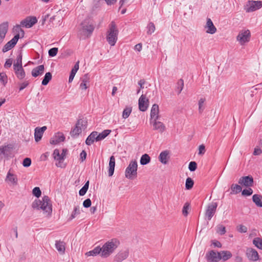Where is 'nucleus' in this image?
Listing matches in <instances>:
<instances>
[{"mask_svg": "<svg viewBox=\"0 0 262 262\" xmlns=\"http://www.w3.org/2000/svg\"><path fill=\"white\" fill-rule=\"evenodd\" d=\"M34 209H41L47 215H50L52 212V205L50 198L46 195L42 197V200H35L32 204Z\"/></svg>", "mask_w": 262, "mask_h": 262, "instance_id": "nucleus-1", "label": "nucleus"}, {"mask_svg": "<svg viewBox=\"0 0 262 262\" xmlns=\"http://www.w3.org/2000/svg\"><path fill=\"white\" fill-rule=\"evenodd\" d=\"M119 244V241L116 239H113L106 242L102 248H101V256L104 257H108L117 248Z\"/></svg>", "mask_w": 262, "mask_h": 262, "instance_id": "nucleus-2", "label": "nucleus"}, {"mask_svg": "<svg viewBox=\"0 0 262 262\" xmlns=\"http://www.w3.org/2000/svg\"><path fill=\"white\" fill-rule=\"evenodd\" d=\"M118 30L115 22H111L107 32L106 40L111 46H114L118 39Z\"/></svg>", "mask_w": 262, "mask_h": 262, "instance_id": "nucleus-3", "label": "nucleus"}, {"mask_svg": "<svg viewBox=\"0 0 262 262\" xmlns=\"http://www.w3.org/2000/svg\"><path fill=\"white\" fill-rule=\"evenodd\" d=\"M13 69L16 77L19 79L25 78L26 74L22 66V55L20 53L17 57L16 62L13 64Z\"/></svg>", "mask_w": 262, "mask_h": 262, "instance_id": "nucleus-4", "label": "nucleus"}, {"mask_svg": "<svg viewBox=\"0 0 262 262\" xmlns=\"http://www.w3.org/2000/svg\"><path fill=\"white\" fill-rule=\"evenodd\" d=\"M251 38V33L249 30H241L236 36V40L243 46L248 42Z\"/></svg>", "mask_w": 262, "mask_h": 262, "instance_id": "nucleus-5", "label": "nucleus"}, {"mask_svg": "<svg viewBox=\"0 0 262 262\" xmlns=\"http://www.w3.org/2000/svg\"><path fill=\"white\" fill-rule=\"evenodd\" d=\"M81 30L82 33L84 35H91L94 30V27L92 23H90L88 20H84L81 24Z\"/></svg>", "mask_w": 262, "mask_h": 262, "instance_id": "nucleus-6", "label": "nucleus"}, {"mask_svg": "<svg viewBox=\"0 0 262 262\" xmlns=\"http://www.w3.org/2000/svg\"><path fill=\"white\" fill-rule=\"evenodd\" d=\"M262 7V2L260 1H250L246 5V12H251L259 9Z\"/></svg>", "mask_w": 262, "mask_h": 262, "instance_id": "nucleus-7", "label": "nucleus"}, {"mask_svg": "<svg viewBox=\"0 0 262 262\" xmlns=\"http://www.w3.org/2000/svg\"><path fill=\"white\" fill-rule=\"evenodd\" d=\"M217 203L216 202H212L210 203L207 208L205 212V216L208 220H210L216 212Z\"/></svg>", "mask_w": 262, "mask_h": 262, "instance_id": "nucleus-8", "label": "nucleus"}, {"mask_svg": "<svg viewBox=\"0 0 262 262\" xmlns=\"http://www.w3.org/2000/svg\"><path fill=\"white\" fill-rule=\"evenodd\" d=\"M204 29L206 33L210 34H213L217 31L216 27L213 25L212 21L210 18H207L206 23L204 26Z\"/></svg>", "mask_w": 262, "mask_h": 262, "instance_id": "nucleus-9", "label": "nucleus"}, {"mask_svg": "<svg viewBox=\"0 0 262 262\" xmlns=\"http://www.w3.org/2000/svg\"><path fill=\"white\" fill-rule=\"evenodd\" d=\"M37 20L35 17H27L20 22V25L23 27L29 28L32 27L37 23Z\"/></svg>", "mask_w": 262, "mask_h": 262, "instance_id": "nucleus-10", "label": "nucleus"}, {"mask_svg": "<svg viewBox=\"0 0 262 262\" xmlns=\"http://www.w3.org/2000/svg\"><path fill=\"white\" fill-rule=\"evenodd\" d=\"M150 123L153 126V129L158 131L160 133H163L166 130V126L164 124L158 121V120H154L150 121Z\"/></svg>", "mask_w": 262, "mask_h": 262, "instance_id": "nucleus-11", "label": "nucleus"}, {"mask_svg": "<svg viewBox=\"0 0 262 262\" xmlns=\"http://www.w3.org/2000/svg\"><path fill=\"white\" fill-rule=\"evenodd\" d=\"M246 255L248 259L251 261H257L259 258L258 252L253 248H248L247 249Z\"/></svg>", "mask_w": 262, "mask_h": 262, "instance_id": "nucleus-12", "label": "nucleus"}, {"mask_svg": "<svg viewBox=\"0 0 262 262\" xmlns=\"http://www.w3.org/2000/svg\"><path fill=\"white\" fill-rule=\"evenodd\" d=\"M19 39V35H15L14 37L8 41L3 47V52H6L11 50L16 44Z\"/></svg>", "mask_w": 262, "mask_h": 262, "instance_id": "nucleus-13", "label": "nucleus"}, {"mask_svg": "<svg viewBox=\"0 0 262 262\" xmlns=\"http://www.w3.org/2000/svg\"><path fill=\"white\" fill-rule=\"evenodd\" d=\"M150 121H153L154 120H158L160 118L159 115V107L157 104L152 105L150 113Z\"/></svg>", "mask_w": 262, "mask_h": 262, "instance_id": "nucleus-14", "label": "nucleus"}, {"mask_svg": "<svg viewBox=\"0 0 262 262\" xmlns=\"http://www.w3.org/2000/svg\"><path fill=\"white\" fill-rule=\"evenodd\" d=\"M170 152L168 150L162 151L159 156V160L163 164H167L170 159Z\"/></svg>", "mask_w": 262, "mask_h": 262, "instance_id": "nucleus-15", "label": "nucleus"}, {"mask_svg": "<svg viewBox=\"0 0 262 262\" xmlns=\"http://www.w3.org/2000/svg\"><path fill=\"white\" fill-rule=\"evenodd\" d=\"M253 183L252 177L245 176L241 177L238 180V183L246 187L251 186Z\"/></svg>", "mask_w": 262, "mask_h": 262, "instance_id": "nucleus-16", "label": "nucleus"}, {"mask_svg": "<svg viewBox=\"0 0 262 262\" xmlns=\"http://www.w3.org/2000/svg\"><path fill=\"white\" fill-rule=\"evenodd\" d=\"M148 100L146 99L145 96L142 95L139 99V108L142 112L145 111L148 105Z\"/></svg>", "mask_w": 262, "mask_h": 262, "instance_id": "nucleus-17", "label": "nucleus"}, {"mask_svg": "<svg viewBox=\"0 0 262 262\" xmlns=\"http://www.w3.org/2000/svg\"><path fill=\"white\" fill-rule=\"evenodd\" d=\"M13 146L11 144H8L0 147V155H3L5 157L8 158L11 154Z\"/></svg>", "mask_w": 262, "mask_h": 262, "instance_id": "nucleus-18", "label": "nucleus"}, {"mask_svg": "<svg viewBox=\"0 0 262 262\" xmlns=\"http://www.w3.org/2000/svg\"><path fill=\"white\" fill-rule=\"evenodd\" d=\"M46 129L47 127L46 126L42 127H36L35 129L34 138L36 142H38L41 140L43 134Z\"/></svg>", "mask_w": 262, "mask_h": 262, "instance_id": "nucleus-19", "label": "nucleus"}, {"mask_svg": "<svg viewBox=\"0 0 262 262\" xmlns=\"http://www.w3.org/2000/svg\"><path fill=\"white\" fill-rule=\"evenodd\" d=\"M8 29V23L5 22L0 25V43L2 42L5 37Z\"/></svg>", "mask_w": 262, "mask_h": 262, "instance_id": "nucleus-20", "label": "nucleus"}, {"mask_svg": "<svg viewBox=\"0 0 262 262\" xmlns=\"http://www.w3.org/2000/svg\"><path fill=\"white\" fill-rule=\"evenodd\" d=\"M5 181L11 184L16 185L17 184L18 179L17 176L11 173L10 170L7 173Z\"/></svg>", "mask_w": 262, "mask_h": 262, "instance_id": "nucleus-21", "label": "nucleus"}, {"mask_svg": "<svg viewBox=\"0 0 262 262\" xmlns=\"http://www.w3.org/2000/svg\"><path fill=\"white\" fill-rule=\"evenodd\" d=\"M129 255L128 251H120L115 257L114 260L116 262H121L125 259Z\"/></svg>", "mask_w": 262, "mask_h": 262, "instance_id": "nucleus-22", "label": "nucleus"}, {"mask_svg": "<svg viewBox=\"0 0 262 262\" xmlns=\"http://www.w3.org/2000/svg\"><path fill=\"white\" fill-rule=\"evenodd\" d=\"M45 71V67L43 65L38 66L34 68L31 72L33 77H36L39 75H41Z\"/></svg>", "mask_w": 262, "mask_h": 262, "instance_id": "nucleus-23", "label": "nucleus"}, {"mask_svg": "<svg viewBox=\"0 0 262 262\" xmlns=\"http://www.w3.org/2000/svg\"><path fill=\"white\" fill-rule=\"evenodd\" d=\"M208 260L213 262H217L221 260L220 252H215L214 251H211L207 255Z\"/></svg>", "mask_w": 262, "mask_h": 262, "instance_id": "nucleus-24", "label": "nucleus"}, {"mask_svg": "<svg viewBox=\"0 0 262 262\" xmlns=\"http://www.w3.org/2000/svg\"><path fill=\"white\" fill-rule=\"evenodd\" d=\"M65 137L63 134L58 133L55 135V137L50 140L51 144H57L64 140Z\"/></svg>", "mask_w": 262, "mask_h": 262, "instance_id": "nucleus-25", "label": "nucleus"}, {"mask_svg": "<svg viewBox=\"0 0 262 262\" xmlns=\"http://www.w3.org/2000/svg\"><path fill=\"white\" fill-rule=\"evenodd\" d=\"M55 248L59 253L64 254L66 250V243L61 241H56Z\"/></svg>", "mask_w": 262, "mask_h": 262, "instance_id": "nucleus-26", "label": "nucleus"}, {"mask_svg": "<svg viewBox=\"0 0 262 262\" xmlns=\"http://www.w3.org/2000/svg\"><path fill=\"white\" fill-rule=\"evenodd\" d=\"M115 166V159L113 156H112L110 159L109 166H108V176L111 177L114 172Z\"/></svg>", "mask_w": 262, "mask_h": 262, "instance_id": "nucleus-27", "label": "nucleus"}, {"mask_svg": "<svg viewBox=\"0 0 262 262\" xmlns=\"http://www.w3.org/2000/svg\"><path fill=\"white\" fill-rule=\"evenodd\" d=\"M97 132H93L86 138L85 143L88 145H91L95 141H97Z\"/></svg>", "mask_w": 262, "mask_h": 262, "instance_id": "nucleus-28", "label": "nucleus"}, {"mask_svg": "<svg viewBox=\"0 0 262 262\" xmlns=\"http://www.w3.org/2000/svg\"><path fill=\"white\" fill-rule=\"evenodd\" d=\"M220 255L221 260L222 259L223 261L227 260L232 256V253L229 251H222L220 252Z\"/></svg>", "mask_w": 262, "mask_h": 262, "instance_id": "nucleus-29", "label": "nucleus"}, {"mask_svg": "<svg viewBox=\"0 0 262 262\" xmlns=\"http://www.w3.org/2000/svg\"><path fill=\"white\" fill-rule=\"evenodd\" d=\"M81 132V128L80 126V121H79L76 124L75 128L71 132V135L72 137H75L79 135Z\"/></svg>", "mask_w": 262, "mask_h": 262, "instance_id": "nucleus-30", "label": "nucleus"}, {"mask_svg": "<svg viewBox=\"0 0 262 262\" xmlns=\"http://www.w3.org/2000/svg\"><path fill=\"white\" fill-rule=\"evenodd\" d=\"M111 130L106 129L98 134L97 132V141H101L106 138L111 133Z\"/></svg>", "mask_w": 262, "mask_h": 262, "instance_id": "nucleus-31", "label": "nucleus"}, {"mask_svg": "<svg viewBox=\"0 0 262 262\" xmlns=\"http://www.w3.org/2000/svg\"><path fill=\"white\" fill-rule=\"evenodd\" d=\"M89 82V77H88L87 74L84 75V76L81 78V82L80 84V88L82 90H86L87 89V83Z\"/></svg>", "mask_w": 262, "mask_h": 262, "instance_id": "nucleus-32", "label": "nucleus"}, {"mask_svg": "<svg viewBox=\"0 0 262 262\" xmlns=\"http://www.w3.org/2000/svg\"><path fill=\"white\" fill-rule=\"evenodd\" d=\"M252 200L257 206L262 207V196L254 194L252 196Z\"/></svg>", "mask_w": 262, "mask_h": 262, "instance_id": "nucleus-33", "label": "nucleus"}, {"mask_svg": "<svg viewBox=\"0 0 262 262\" xmlns=\"http://www.w3.org/2000/svg\"><path fill=\"white\" fill-rule=\"evenodd\" d=\"M101 250L100 247H97L93 250L90 251L85 253V255L88 256H96L99 254L101 255Z\"/></svg>", "mask_w": 262, "mask_h": 262, "instance_id": "nucleus-34", "label": "nucleus"}, {"mask_svg": "<svg viewBox=\"0 0 262 262\" xmlns=\"http://www.w3.org/2000/svg\"><path fill=\"white\" fill-rule=\"evenodd\" d=\"M150 160L149 156L147 154H145L141 157L140 164L142 165H146L150 162Z\"/></svg>", "mask_w": 262, "mask_h": 262, "instance_id": "nucleus-35", "label": "nucleus"}, {"mask_svg": "<svg viewBox=\"0 0 262 262\" xmlns=\"http://www.w3.org/2000/svg\"><path fill=\"white\" fill-rule=\"evenodd\" d=\"M53 158L55 160L57 161L63 160V156H62L60 153V151L58 149H55L53 154Z\"/></svg>", "mask_w": 262, "mask_h": 262, "instance_id": "nucleus-36", "label": "nucleus"}, {"mask_svg": "<svg viewBox=\"0 0 262 262\" xmlns=\"http://www.w3.org/2000/svg\"><path fill=\"white\" fill-rule=\"evenodd\" d=\"M231 194H237L240 192L242 190V187L237 184H232L231 186Z\"/></svg>", "mask_w": 262, "mask_h": 262, "instance_id": "nucleus-37", "label": "nucleus"}, {"mask_svg": "<svg viewBox=\"0 0 262 262\" xmlns=\"http://www.w3.org/2000/svg\"><path fill=\"white\" fill-rule=\"evenodd\" d=\"M52 77V74L50 72L46 73L44 78L42 81L41 84L43 85H46L48 84L49 81L51 80Z\"/></svg>", "mask_w": 262, "mask_h": 262, "instance_id": "nucleus-38", "label": "nucleus"}, {"mask_svg": "<svg viewBox=\"0 0 262 262\" xmlns=\"http://www.w3.org/2000/svg\"><path fill=\"white\" fill-rule=\"evenodd\" d=\"M80 213V208L79 206H75L74 210L69 218V220H72L76 217V216Z\"/></svg>", "mask_w": 262, "mask_h": 262, "instance_id": "nucleus-39", "label": "nucleus"}, {"mask_svg": "<svg viewBox=\"0 0 262 262\" xmlns=\"http://www.w3.org/2000/svg\"><path fill=\"white\" fill-rule=\"evenodd\" d=\"M21 27L22 26L20 25H16L13 28L14 32L17 33L16 35H19V38L20 37V35L21 36V37H23L24 35V31L21 28Z\"/></svg>", "mask_w": 262, "mask_h": 262, "instance_id": "nucleus-40", "label": "nucleus"}, {"mask_svg": "<svg viewBox=\"0 0 262 262\" xmlns=\"http://www.w3.org/2000/svg\"><path fill=\"white\" fill-rule=\"evenodd\" d=\"M253 244L257 248L262 250V238L256 237L253 240Z\"/></svg>", "mask_w": 262, "mask_h": 262, "instance_id": "nucleus-41", "label": "nucleus"}, {"mask_svg": "<svg viewBox=\"0 0 262 262\" xmlns=\"http://www.w3.org/2000/svg\"><path fill=\"white\" fill-rule=\"evenodd\" d=\"M89 186V181H87L84 185L80 189L79 194L80 196L84 195L88 190Z\"/></svg>", "mask_w": 262, "mask_h": 262, "instance_id": "nucleus-42", "label": "nucleus"}, {"mask_svg": "<svg viewBox=\"0 0 262 262\" xmlns=\"http://www.w3.org/2000/svg\"><path fill=\"white\" fill-rule=\"evenodd\" d=\"M193 181L190 178H187L186 180L185 187L187 190L191 189L193 186Z\"/></svg>", "mask_w": 262, "mask_h": 262, "instance_id": "nucleus-43", "label": "nucleus"}, {"mask_svg": "<svg viewBox=\"0 0 262 262\" xmlns=\"http://www.w3.org/2000/svg\"><path fill=\"white\" fill-rule=\"evenodd\" d=\"M0 81L4 86H5L8 82L7 75L5 73H0Z\"/></svg>", "mask_w": 262, "mask_h": 262, "instance_id": "nucleus-44", "label": "nucleus"}, {"mask_svg": "<svg viewBox=\"0 0 262 262\" xmlns=\"http://www.w3.org/2000/svg\"><path fill=\"white\" fill-rule=\"evenodd\" d=\"M205 101V99L204 98H201L199 100L198 105H199V112L200 113H202L204 110V102Z\"/></svg>", "mask_w": 262, "mask_h": 262, "instance_id": "nucleus-45", "label": "nucleus"}, {"mask_svg": "<svg viewBox=\"0 0 262 262\" xmlns=\"http://www.w3.org/2000/svg\"><path fill=\"white\" fill-rule=\"evenodd\" d=\"M216 232L221 235L224 234L226 232V228L222 225H219L216 227Z\"/></svg>", "mask_w": 262, "mask_h": 262, "instance_id": "nucleus-46", "label": "nucleus"}, {"mask_svg": "<svg viewBox=\"0 0 262 262\" xmlns=\"http://www.w3.org/2000/svg\"><path fill=\"white\" fill-rule=\"evenodd\" d=\"M147 33L148 34H151L155 31V26L152 23H150L147 26Z\"/></svg>", "mask_w": 262, "mask_h": 262, "instance_id": "nucleus-47", "label": "nucleus"}, {"mask_svg": "<svg viewBox=\"0 0 262 262\" xmlns=\"http://www.w3.org/2000/svg\"><path fill=\"white\" fill-rule=\"evenodd\" d=\"M236 230L240 233H246L247 232V227L243 225H238L236 226Z\"/></svg>", "mask_w": 262, "mask_h": 262, "instance_id": "nucleus-48", "label": "nucleus"}, {"mask_svg": "<svg viewBox=\"0 0 262 262\" xmlns=\"http://www.w3.org/2000/svg\"><path fill=\"white\" fill-rule=\"evenodd\" d=\"M131 113V108H126L122 113V117L124 119L128 118Z\"/></svg>", "mask_w": 262, "mask_h": 262, "instance_id": "nucleus-49", "label": "nucleus"}, {"mask_svg": "<svg viewBox=\"0 0 262 262\" xmlns=\"http://www.w3.org/2000/svg\"><path fill=\"white\" fill-rule=\"evenodd\" d=\"M33 194L37 198H39L41 194L40 188L38 187H35L32 190Z\"/></svg>", "mask_w": 262, "mask_h": 262, "instance_id": "nucleus-50", "label": "nucleus"}, {"mask_svg": "<svg viewBox=\"0 0 262 262\" xmlns=\"http://www.w3.org/2000/svg\"><path fill=\"white\" fill-rule=\"evenodd\" d=\"M145 83V81L144 79L140 80L138 82V89L137 90V94H139L140 92V90L144 88L143 85Z\"/></svg>", "mask_w": 262, "mask_h": 262, "instance_id": "nucleus-51", "label": "nucleus"}, {"mask_svg": "<svg viewBox=\"0 0 262 262\" xmlns=\"http://www.w3.org/2000/svg\"><path fill=\"white\" fill-rule=\"evenodd\" d=\"M58 52L57 48H53L49 50V55L51 57H54L56 56Z\"/></svg>", "mask_w": 262, "mask_h": 262, "instance_id": "nucleus-52", "label": "nucleus"}, {"mask_svg": "<svg viewBox=\"0 0 262 262\" xmlns=\"http://www.w3.org/2000/svg\"><path fill=\"white\" fill-rule=\"evenodd\" d=\"M125 177L130 179H131V163H130L125 170Z\"/></svg>", "mask_w": 262, "mask_h": 262, "instance_id": "nucleus-53", "label": "nucleus"}, {"mask_svg": "<svg viewBox=\"0 0 262 262\" xmlns=\"http://www.w3.org/2000/svg\"><path fill=\"white\" fill-rule=\"evenodd\" d=\"M197 167V164L195 162H190L189 164L188 168L190 171H194Z\"/></svg>", "mask_w": 262, "mask_h": 262, "instance_id": "nucleus-54", "label": "nucleus"}, {"mask_svg": "<svg viewBox=\"0 0 262 262\" xmlns=\"http://www.w3.org/2000/svg\"><path fill=\"white\" fill-rule=\"evenodd\" d=\"M31 160L29 158H25L23 162V165L24 167H28L31 165Z\"/></svg>", "mask_w": 262, "mask_h": 262, "instance_id": "nucleus-55", "label": "nucleus"}, {"mask_svg": "<svg viewBox=\"0 0 262 262\" xmlns=\"http://www.w3.org/2000/svg\"><path fill=\"white\" fill-rule=\"evenodd\" d=\"M253 193V190L251 188L244 189L242 191V195L249 196Z\"/></svg>", "mask_w": 262, "mask_h": 262, "instance_id": "nucleus-56", "label": "nucleus"}, {"mask_svg": "<svg viewBox=\"0 0 262 262\" xmlns=\"http://www.w3.org/2000/svg\"><path fill=\"white\" fill-rule=\"evenodd\" d=\"M188 209H189V204L188 203H185L183 208V210H182V213L184 216H187L188 215Z\"/></svg>", "mask_w": 262, "mask_h": 262, "instance_id": "nucleus-57", "label": "nucleus"}, {"mask_svg": "<svg viewBox=\"0 0 262 262\" xmlns=\"http://www.w3.org/2000/svg\"><path fill=\"white\" fill-rule=\"evenodd\" d=\"M29 84V82L28 81H25L21 83L20 84V86L19 88V90L20 91H22L24 89H25L26 87L28 86V85Z\"/></svg>", "mask_w": 262, "mask_h": 262, "instance_id": "nucleus-58", "label": "nucleus"}, {"mask_svg": "<svg viewBox=\"0 0 262 262\" xmlns=\"http://www.w3.org/2000/svg\"><path fill=\"white\" fill-rule=\"evenodd\" d=\"M178 84L179 86V87H178V89H179V91H178V94H180L183 89V86H184L183 80L182 79H180L178 82Z\"/></svg>", "mask_w": 262, "mask_h": 262, "instance_id": "nucleus-59", "label": "nucleus"}, {"mask_svg": "<svg viewBox=\"0 0 262 262\" xmlns=\"http://www.w3.org/2000/svg\"><path fill=\"white\" fill-rule=\"evenodd\" d=\"M92 202L90 199H87L83 202V206L85 208H89L91 206Z\"/></svg>", "mask_w": 262, "mask_h": 262, "instance_id": "nucleus-60", "label": "nucleus"}, {"mask_svg": "<svg viewBox=\"0 0 262 262\" xmlns=\"http://www.w3.org/2000/svg\"><path fill=\"white\" fill-rule=\"evenodd\" d=\"M205 152V147L204 145H201L199 147V153L198 154L200 155H202L204 154Z\"/></svg>", "mask_w": 262, "mask_h": 262, "instance_id": "nucleus-61", "label": "nucleus"}, {"mask_svg": "<svg viewBox=\"0 0 262 262\" xmlns=\"http://www.w3.org/2000/svg\"><path fill=\"white\" fill-rule=\"evenodd\" d=\"M12 64V60L11 59H8L6 60L4 67L5 68H9Z\"/></svg>", "mask_w": 262, "mask_h": 262, "instance_id": "nucleus-62", "label": "nucleus"}, {"mask_svg": "<svg viewBox=\"0 0 262 262\" xmlns=\"http://www.w3.org/2000/svg\"><path fill=\"white\" fill-rule=\"evenodd\" d=\"M262 150L258 147H255L253 151V155L255 156L259 155L261 154Z\"/></svg>", "mask_w": 262, "mask_h": 262, "instance_id": "nucleus-63", "label": "nucleus"}, {"mask_svg": "<svg viewBox=\"0 0 262 262\" xmlns=\"http://www.w3.org/2000/svg\"><path fill=\"white\" fill-rule=\"evenodd\" d=\"M80 159H81V161H84L86 157V152L84 150H82V152L80 153Z\"/></svg>", "mask_w": 262, "mask_h": 262, "instance_id": "nucleus-64", "label": "nucleus"}]
</instances>
